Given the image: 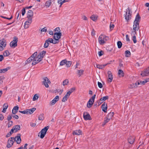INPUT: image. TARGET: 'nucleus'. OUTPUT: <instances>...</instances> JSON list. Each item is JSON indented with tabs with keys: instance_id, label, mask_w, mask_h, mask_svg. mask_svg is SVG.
Segmentation results:
<instances>
[{
	"instance_id": "f257e3e1",
	"label": "nucleus",
	"mask_w": 149,
	"mask_h": 149,
	"mask_svg": "<svg viewBox=\"0 0 149 149\" xmlns=\"http://www.w3.org/2000/svg\"><path fill=\"white\" fill-rule=\"evenodd\" d=\"M108 37L103 35H101L99 37L98 40L99 44L101 45H103L105 43V40H107V38Z\"/></svg>"
},
{
	"instance_id": "f03ea898",
	"label": "nucleus",
	"mask_w": 149,
	"mask_h": 149,
	"mask_svg": "<svg viewBox=\"0 0 149 149\" xmlns=\"http://www.w3.org/2000/svg\"><path fill=\"white\" fill-rule=\"evenodd\" d=\"M61 35V33L56 32L54 33L53 38L55 39L54 41V44L57 43L59 42V40L60 39Z\"/></svg>"
},
{
	"instance_id": "7ed1b4c3",
	"label": "nucleus",
	"mask_w": 149,
	"mask_h": 149,
	"mask_svg": "<svg viewBox=\"0 0 149 149\" xmlns=\"http://www.w3.org/2000/svg\"><path fill=\"white\" fill-rule=\"evenodd\" d=\"M33 61L32 62V64L33 65H34L38 63L41 61L42 60L41 58L39 57V55H37V52L35 56L33 58Z\"/></svg>"
},
{
	"instance_id": "20e7f679",
	"label": "nucleus",
	"mask_w": 149,
	"mask_h": 149,
	"mask_svg": "<svg viewBox=\"0 0 149 149\" xmlns=\"http://www.w3.org/2000/svg\"><path fill=\"white\" fill-rule=\"evenodd\" d=\"M36 109L35 108H33L31 109H26L24 111H19V112L24 114H32Z\"/></svg>"
},
{
	"instance_id": "39448f33",
	"label": "nucleus",
	"mask_w": 149,
	"mask_h": 149,
	"mask_svg": "<svg viewBox=\"0 0 149 149\" xmlns=\"http://www.w3.org/2000/svg\"><path fill=\"white\" fill-rule=\"evenodd\" d=\"M49 126H48L45 127L42 129L39 133L40 134V137L41 139L43 138L46 134V132L49 128Z\"/></svg>"
},
{
	"instance_id": "423d86ee",
	"label": "nucleus",
	"mask_w": 149,
	"mask_h": 149,
	"mask_svg": "<svg viewBox=\"0 0 149 149\" xmlns=\"http://www.w3.org/2000/svg\"><path fill=\"white\" fill-rule=\"evenodd\" d=\"M141 17L138 13L136 15L135 19L134 20L133 22V26H136L138 27L139 26V23L140 21Z\"/></svg>"
},
{
	"instance_id": "0eeeda50",
	"label": "nucleus",
	"mask_w": 149,
	"mask_h": 149,
	"mask_svg": "<svg viewBox=\"0 0 149 149\" xmlns=\"http://www.w3.org/2000/svg\"><path fill=\"white\" fill-rule=\"evenodd\" d=\"M96 95H94L92 96L91 99H90L87 103V107H88L90 108L91 107L94 101V99L95 98Z\"/></svg>"
},
{
	"instance_id": "6e6552de",
	"label": "nucleus",
	"mask_w": 149,
	"mask_h": 149,
	"mask_svg": "<svg viewBox=\"0 0 149 149\" xmlns=\"http://www.w3.org/2000/svg\"><path fill=\"white\" fill-rule=\"evenodd\" d=\"M49 43L55 44L54 40L52 38H49L45 40L44 45V47L45 48H47L49 46Z\"/></svg>"
},
{
	"instance_id": "1a4fd4ad",
	"label": "nucleus",
	"mask_w": 149,
	"mask_h": 149,
	"mask_svg": "<svg viewBox=\"0 0 149 149\" xmlns=\"http://www.w3.org/2000/svg\"><path fill=\"white\" fill-rule=\"evenodd\" d=\"M43 81L42 82V84L47 88L49 87L48 84H50L51 81L47 77H45L43 78Z\"/></svg>"
},
{
	"instance_id": "9d476101",
	"label": "nucleus",
	"mask_w": 149,
	"mask_h": 149,
	"mask_svg": "<svg viewBox=\"0 0 149 149\" xmlns=\"http://www.w3.org/2000/svg\"><path fill=\"white\" fill-rule=\"evenodd\" d=\"M18 41L17 38L15 36L13 40L10 43V46L12 47L15 48L17 46V43Z\"/></svg>"
},
{
	"instance_id": "9b49d317",
	"label": "nucleus",
	"mask_w": 149,
	"mask_h": 149,
	"mask_svg": "<svg viewBox=\"0 0 149 149\" xmlns=\"http://www.w3.org/2000/svg\"><path fill=\"white\" fill-rule=\"evenodd\" d=\"M127 11H127L126 12V14L125 15V19L128 21L130 19H131V14H130V10L129 7L127 8Z\"/></svg>"
},
{
	"instance_id": "f8f14e48",
	"label": "nucleus",
	"mask_w": 149,
	"mask_h": 149,
	"mask_svg": "<svg viewBox=\"0 0 149 149\" xmlns=\"http://www.w3.org/2000/svg\"><path fill=\"white\" fill-rule=\"evenodd\" d=\"M139 29V27H138L133 25V31L131 32V34L132 36H134L136 34V31H138Z\"/></svg>"
},
{
	"instance_id": "ddd939ff",
	"label": "nucleus",
	"mask_w": 149,
	"mask_h": 149,
	"mask_svg": "<svg viewBox=\"0 0 149 149\" xmlns=\"http://www.w3.org/2000/svg\"><path fill=\"white\" fill-rule=\"evenodd\" d=\"M83 117L84 120H91V118L90 114L86 112H84L83 114Z\"/></svg>"
},
{
	"instance_id": "4468645a",
	"label": "nucleus",
	"mask_w": 149,
	"mask_h": 149,
	"mask_svg": "<svg viewBox=\"0 0 149 149\" xmlns=\"http://www.w3.org/2000/svg\"><path fill=\"white\" fill-rule=\"evenodd\" d=\"M59 100V96L57 95L56 96L55 98L50 103V104L51 105H54Z\"/></svg>"
},
{
	"instance_id": "2eb2a0df",
	"label": "nucleus",
	"mask_w": 149,
	"mask_h": 149,
	"mask_svg": "<svg viewBox=\"0 0 149 149\" xmlns=\"http://www.w3.org/2000/svg\"><path fill=\"white\" fill-rule=\"evenodd\" d=\"M37 54V52H36L34 53L29 58H28L27 61L26 63H30L32 61H33V58L35 56H36Z\"/></svg>"
},
{
	"instance_id": "dca6fc26",
	"label": "nucleus",
	"mask_w": 149,
	"mask_h": 149,
	"mask_svg": "<svg viewBox=\"0 0 149 149\" xmlns=\"http://www.w3.org/2000/svg\"><path fill=\"white\" fill-rule=\"evenodd\" d=\"M6 40L4 39H2L0 40V46L2 47L3 50L6 46Z\"/></svg>"
},
{
	"instance_id": "f3484780",
	"label": "nucleus",
	"mask_w": 149,
	"mask_h": 149,
	"mask_svg": "<svg viewBox=\"0 0 149 149\" xmlns=\"http://www.w3.org/2000/svg\"><path fill=\"white\" fill-rule=\"evenodd\" d=\"M21 135L20 134H18L17 136H15V141L17 144H20L21 141V139L20 138Z\"/></svg>"
},
{
	"instance_id": "a211bd4d",
	"label": "nucleus",
	"mask_w": 149,
	"mask_h": 149,
	"mask_svg": "<svg viewBox=\"0 0 149 149\" xmlns=\"http://www.w3.org/2000/svg\"><path fill=\"white\" fill-rule=\"evenodd\" d=\"M108 74V79L110 82H111L113 79V75L111 72L110 71H108L107 72Z\"/></svg>"
},
{
	"instance_id": "6ab92c4d",
	"label": "nucleus",
	"mask_w": 149,
	"mask_h": 149,
	"mask_svg": "<svg viewBox=\"0 0 149 149\" xmlns=\"http://www.w3.org/2000/svg\"><path fill=\"white\" fill-rule=\"evenodd\" d=\"M21 127L20 125H17L13 126L12 129L13 131H14V132H16L20 130Z\"/></svg>"
},
{
	"instance_id": "aec40b11",
	"label": "nucleus",
	"mask_w": 149,
	"mask_h": 149,
	"mask_svg": "<svg viewBox=\"0 0 149 149\" xmlns=\"http://www.w3.org/2000/svg\"><path fill=\"white\" fill-rule=\"evenodd\" d=\"M101 107L102 109V111L104 112H106L107 109V104L104 102L103 104H102Z\"/></svg>"
},
{
	"instance_id": "412c9836",
	"label": "nucleus",
	"mask_w": 149,
	"mask_h": 149,
	"mask_svg": "<svg viewBox=\"0 0 149 149\" xmlns=\"http://www.w3.org/2000/svg\"><path fill=\"white\" fill-rule=\"evenodd\" d=\"M135 140V137L134 136H130L128 139V142L130 144L133 143Z\"/></svg>"
},
{
	"instance_id": "4be33fe9",
	"label": "nucleus",
	"mask_w": 149,
	"mask_h": 149,
	"mask_svg": "<svg viewBox=\"0 0 149 149\" xmlns=\"http://www.w3.org/2000/svg\"><path fill=\"white\" fill-rule=\"evenodd\" d=\"M13 143L14 142L12 140H10V139H9L8 141V143L7 145V147L8 148H10L13 145Z\"/></svg>"
},
{
	"instance_id": "5701e85b",
	"label": "nucleus",
	"mask_w": 149,
	"mask_h": 149,
	"mask_svg": "<svg viewBox=\"0 0 149 149\" xmlns=\"http://www.w3.org/2000/svg\"><path fill=\"white\" fill-rule=\"evenodd\" d=\"M18 109L19 107L18 106H16L14 107L12 110V113L14 114H16L17 112Z\"/></svg>"
},
{
	"instance_id": "b1692460",
	"label": "nucleus",
	"mask_w": 149,
	"mask_h": 149,
	"mask_svg": "<svg viewBox=\"0 0 149 149\" xmlns=\"http://www.w3.org/2000/svg\"><path fill=\"white\" fill-rule=\"evenodd\" d=\"M46 53V51H45L44 50L42 51L41 52L40 54L38 55H39V57H40L41 59L42 60V58H43Z\"/></svg>"
},
{
	"instance_id": "393cba45",
	"label": "nucleus",
	"mask_w": 149,
	"mask_h": 149,
	"mask_svg": "<svg viewBox=\"0 0 149 149\" xmlns=\"http://www.w3.org/2000/svg\"><path fill=\"white\" fill-rule=\"evenodd\" d=\"M81 131L80 130H79L78 131L76 130L74 131L73 132V134L74 135H79L81 134Z\"/></svg>"
},
{
	"instance_id": "a878e982",
	"label": "nucleus",
	"mask_w": 149,
	"mask_h": 149,
	"mask_svg": "<svg viewBox=\"0 0 149 149\" xmlns=\"http://www.w3.org/2000/svg\"><path fill=\"white\" fill-rule=\"evenodd\" d=\"M110 119V118H108L107 117H106L105 118L103 123L102 124V126H104L106 124V123L109 121Z\"/></svg>"
},
{
	"instance_id": "bb28decb",
	"label": "nucleus",
	"mask_w": 149,
	"mask_h": 149,
	"mask_svg": "<svg viewBox=\"0 0 149 149\" xmlns=\"http://www.w3.org/2000/svg\"><path fill=\"white\" fill-rule=\"evenodd\" d=\"M118 74L120 77H123L124 76V72L121 70H118Z\"/></svg>"
},
{
	"instance_id": "cd10ccee",
	"label": "nucleus",
	"mask_w": 149,
	"mask_h": 149,
	"mask_svg": "<svg viewBox=\"0 0 149 149\" xmlns=\"http://www.w3.org/2000/svg\"><path fill=\"white\" fill-rule=\"evenodd\" d=\"M10 67H8L6 68L0 69V73H5V72L7 71L8 70L10 69Z\"/></svg>"
},
{
	"instance_id": "c85d7f7f",
	"label": "nucleus",
	"mask_w": 149,
	"mask_h": 149,
	"mask_svg": "<svg viewBox=\"0 0 149 149\" xmlns=\"http://www.w3.org/2000/svg\"><path fill=\"white\" fill-rule=\"evenodd\" d=\"M52 0H48L45 3V6L47 7H49L52 3Z\"/></svg>"
},
{
	"instance_id": "c756f323",
	"label": "nucleus",
	"mask_w": 149,
	"mask_h": 149,
	"mask_svg": "<svg viewBox=\"0 0 149 149\" xmlns=\"http://www.w3.org/2000/svg\"><path fill=\"white\" fill-rule=\"evenodd\" d=\"M137 87V85L136 84V83L135 84H130L129 86V88L130 89H132L134 88H136Z\"/></svg>"
},
{
	"instance_id": "7c9ffc66",
	"label": "nucleus",
	"mask_w": 149,
	"mask_h": 149,
	"mask_svg": "<svg viewBox=\"0 0 149 149\" xmlns=\"http://www.w3.org/2000/svg\"><path fill=\"white\" fill-rule=\"evenodd\" d=\"M27 16H28L29 17H33V12L31 10H29L27 13Z\"/></svg>"
},
{
	"instance_id": "2f4dec72",
	"label": "nucleus",
	"mask_w": 149,
	"mask_h": 149,
	"mask_svg": "<svg viewBox=\"0 0 149 149\" xmlns=\"http://www.w3.org/2000/svg\"><path fill=\"white\" fill-rule=\"evenodd\" d=\"M125 57H129L131 55V53L129 51L127 50L125 52Z\"/></svg>"
},
{
	"instance_id": "473e14b6",
	"label": "nucleus",
	"mask_w": 149,
	"mask_h": 149,
	"mask_svg": "<svg viewBox=\"0 0 149 149\" xmlns=\"http://www.w3.org/2000/svg\"><path fill=\"white\" fill-rule=\"evenodd\" d=\"M90 18L94 21H96L97 20V17L95 15H93L90 17Z\"/></svg>"
},
{
	"instance_id": "72a5a7b5",
	"label": "nucleus",
	"mask_w": 149,
	"mask_h": 149,
	"mask_svg": "<svg viewBox=\"0 0 149 149\" xmlns=\"http://www.w3.org/2000/svg\"><path fill=\"white\" fill-rule=\"evenodd\" d=\"M109 97L108 96H106L101 97L100 99V101H102V102L104 101L107 100L109 99Z\"/></svg>"
},
{
	"instance_id": "f704fd0d",
	"label": "nucleus",
	"mask_w": 149,
	"mask_h": 149,
	"mask_svg": "<svg viewBox=\"0 0 149 149\" xmlns=\"http://www.w3.org/2000/svg\"><path fill=\"white\" fill-rule=\"evenodd\" d=\"M10 53L8 50L5 51L3 53V55L4 56H9Z\"/></svg>"
},
{
	"instance_id": "c9c22d12",
	"label": "nucleus",
	"mask_w": 149,
	"mask_h": 149,
	"mask_svg": "<svg viewBox=\"0 0 149 149\" xmlns=\"http://www.w3.org/2000/svg\"><path fill=\"white\" fill-rule=\"evenodd\" d=\"M14 131H13V130L11 129L9 132L6 135V137H8L11 136L12 134L14 132Z\"/></svg>"
},
{
	"instance_id": "e433bc0d",
	"label": "nucleus",
	"mask_w": 149,
	"mask_h": 149,
	"mask_svg": "<svg viewBox=\"0 0 149 149\" xmlns=\"http://www.w3.org/2000/svg\"><path fill=\"white\" fill-rule=\"evenodd\" d=\"M113 112H110L107 115V118H111V119L113 117Z\"/></svg>"
},
{
	"instance_id": "4c0bfd02",
	"label": "nucleus",
	"mask_w": 149,
	"mask_h": 149,
	"mask_svg": "<svg viewBox=\"0 0 149 149\" xmlns=\"http://www.w3.org/2000/svg\"><path fill=\"white\" fill-rule=\"evenodd\" d=\"M66 63H65V64H66V65L67 67H69L71 66V64H72L71 61H67L66 60Z\"/></svg>"
},
{
	"instance_id": "58836bf2",
	"label": "nucleus",
	"mask_w": 149,
	"mask_h": 149,
	"mask_svg": "<svg viewBox=\"0 0 149 149\" xmlns=\"http://www.w3.org/2000/svg\"><path fill=\"white\" fill-rule=\"evenodd\" d=\"M84 72V70H78V74L79 75V77L81 76L83 74Z\"/></svg>"
},
{
	"instance_id": "ea45409f",
	"label": "nucleus",
	"mask_w": 149,
	"mask_h": 149,
	"mask_svg": "<svg viewBox=\"0 0 149 149\" xmlns=\"http://www.w3.org/2000/svg\"><path fill=\"white\" fill-rule=\"evenodd\" d=\"M69 83V81L68 79L65 80L63 82V85L65 86L67 85Z\"/></svg>"
},
{
	"instance_id": "a19ab883",
	"label": "nucleus",
	"mask_w": 149,
	"mask_h": 149,
	"mask_svg": "<svg viewBox=\"0 0 149 149\" xmlns=\"http://www.w3.org/2000/svg\"><path fill=\"white\" fill-rule=\"evenodd\" d=\"M117 45L118 48H120L122 46V43L120 41H118L117 42Z\"/></svg>"
},
{
	"instance_id": "79ce46f5",
	"label": "nucleus",
	"mask_w": 149,
	"mask_h": 149,
	"mask_svg": "<svg viewBox=\"0 0 149 149\" xmlns=\"http://www.w3.org/2000/svg\"><path fill=\"white\" fill-rule=\"evenodd\" d=\"M32 17H33L31 16L29 17L28 16H27V17L28 18V20L27 21L29 22V24L31 23L32 22Z\"/></svg>"
},
{
	"instance_id": "37998d69",
	"label": "nucleus",
	"mask_w": 149,
	"mask_h": 149,
	"mask_svg": "<svg viewBox=\"0 0 149 149\" xmlns=\"http://www.w3.org/2000/svg\"><path fill=\"white\" fill-rule=\"evenodd\" d=\"M29 22L27 21L25 22L24 25V27L25 29H27L29 27Z\"/></svg>"
},
{
	"instance_id": "c03bdc74",
	"label": "nucleus",
	"mask_w": 149,
	"mask_h": 149,
	"mask_svg": "<svg viewBox=\"0 0 149 149\" xmlns=\"http://www.w3.org/2000/svg\"><path fill=\"white\" fill-rule=\"evenodd\" d=\"M68 98V97L67 96L65 95V96L63 97L62 100V101L63 102H65L67 100Z\"/></svg>"
},
{
	"instance_id": "a18cd8bd",
	"label": "nucleus",
	"mask_w": 149,
	"mask_h": 149,
	"mask_svg": "<svg viewBox=\"0 0 149 149\" xmlns=\"http://www.w3.org/2000/svg\"><path fill=\"white\" fill-rule=\"evenodd\" d=\"M38 98V96L37 94H35L33 97V100L35 101L37 100Z\"/></svg>"
},
{
	"instance_id": "49530a36",
	"label": "nucleus",
	"mask_w": 149,
	"mask_h": 149,
	"mask_svg": "<svg viewBox=\"0 0 149 149\" xmlns=\"http://www.w3.org/2000/svg\"><path fill=\"white\" fill-rule=\"evenodd\" d=\"M66 60H64L62 61L60 63V65H63L66 63Z\"/></svg>"
},
{
	"instance_id": "de8ad7c7",
	"label": "nucleus",
	"mask_w": 149,
	"mask_h": 149,
	"mask_svg": "<svg viewBox=\"0 0 149 149\" xmlns=\"http://www.w3.org/2000/svg\"><path fill=\"white\" fill-rule=\"evenodd\" d=\"M44 114H42L39 115L38 117V120H43L44 119V117H43Z\"/></svg>"
},
{
	"instance_id": "09e8293b",
	"label": "nucleus",
	"mask_w": 149,
	"mask_h": 149,
	"mask_svg": "<svg viewBox=\"0 0 149 149\" xmlns=\"http://www.w3.org/2000/svg\"><path fill=\"white\" fill-rule=\"evenodd\" d=\"M96 65L97 68L99 69H102L103 68V66L102 65L96 64Z\"/></svg>"
},
{
	"instance_id": "8fccbe9b",
	"label": "nucleus",
	"mask_w": 149,
	"mask_h": 149,
	"mask_svg": "<svg viewBox=\"0 0 149 149\" xmlns=\"http://www.w3.org/2000/svg\"><path fill=\"white\" fill-rule=\"evenodd\" d=\"M132 39L133 40V42L134 43H136L137 41L136 39V36H135L134 35V36H132Z\"/></svg>"
},
{
	"instance_id": "3c124183",
	"label": "nucleus",
	"mask_w": 149,
	"mask_h": 149,
	"mask_svg": "<svg viewBox=\"0 0 149 149\" xmlns=\"http://www.w3.org/2000/svg\"><path fill=\"white\" fill-rule=\"evenodd\" d=\"M144 71L147 75H149V67L146 69Z\"/></svg>"
},
{
	"instance_id": "603ef678",
	"label": "nucleus",
	"mask_w": 149,
	"mask_h": 149,
	"mask_svg": "<svg viewBox=\"0 0 149 149\" xmlns=\"http://www.w3.org/2000/svg\"><path fill=\"white\" fill-rule=\"evenodd\" d=\"M104 54V52L102 51H101L98 52V54L100 56Z\"/></svg>"
},
{
	"instance_id": "864d4df0",
	"label": "nucleus",
	"mask_w": 149,
	"mask_h": 149,
	"mask_svg": "<svg viewBox=\"0 0 149 149\" xmlns=\"http://www.w3.org/2000/svg\"><path fill=\"white\" fill-rule=\"evenodd\" d=\"M68 1L67 0H64L63 1H62L60 3V6H59L60 7H61V6L64 3L67 2Z\"/></svg>"
},
{
	"instance_id": "5fc2aeb1",
	"label": "nucleus",
	"mask_w": 149,
	"mask_h": 149,
	"mask_svg": "<svg viewBox=\"0 0 149 149\" xmlns=\"http://www.w3.org/2000/svg\"><path fill=\"white\" fill-rule=\"evenodd\" d=\"M13 124V121H9L8 124V127H10Z\"/></svg>"
},
{
	"instance_id": "6e6d98bb",
	"label": "nucleus",
	"mask_w": 149,
	"mask_h": 149,
	"mask_svg": "<svg viewBox=\"0 0 149 149\" xmlns=\"http://www.w3.org/2000/svg\"><path fill=\"white\" fill-rule=\"evenodd\" d=\"M40 31L41 32H46L47 31V29L46 27H45L41 29Z\"/></svg>"
},
{
	"instance_id": "4d7b16f0",
	"label": "nucleus",
	"mask_w": 149,
	"mask_h": 149,
	"mask_svg": "<svg viewBox=\"0 0 149 149\" xmlns=\"http://www.w3.org/2000/svg\"><path fill=\"white\" fill-rule=\"evenodd\" d=\"M12 117V115H9L7 117V120L8 121H10V120L11 119Z\"/></svg>"
},
{
	"instance_id": "13d9d810",
	"label": "nucleus",
	"mask_w": 149,
	"mask_h": 149,
	"mask_svg": "<svg viewBox=\"0 0 149 149\" xmlns=\"http://www.w3.org/2000/svg\"><path fill=\"white\" fill-rule=\"evenodd\" d=\"M136 84L137 85V86L140 84H142V81H138L136 82Z\"/></svg>"
},
{
	"instance_id": "bf43d9fd",
	"label": "nucleus",
	"mask_w": 149,
	"mask_h": 149,
	"mask_svg": "<svg viewBox=\"0 0 149 149\" xmlns=\"http://www.w3.org/2000/svg\"><path fill=\"white\" fill-rule=\"evenodd\" d=\"M25 8H23L22 10V16L24 15L25 13Z\"/></svg>"
},
{
	"instance_id": "052dcab7",
	"label": "nucleus",
	"mask_w": 149,
	"mask_h": 149,
	"mask_svg": "<svg viewBox=\"0 0 149 149\" xmlns=\"http://www.w3.org/2000/svg\"><path fill=\"white\" fill-rule=\"evenodd\" d=\"M75 87H73L70 89L69 91L71 92V93L75 91Z\"/></svg>"
},
{
	"instance_id": "680f3d73",
	"label": "nucleus",
	"mask_w": 149,
	"mask_h": 149,
	"mask_svg": "<svg viewBox=\"0 0 149 149\" xmlns=\"http://www.w3.org/2000/svg\"><path fill=\"white\" fill-rule=\"evenodd\" d=\"M98 87L100 88H101L102 87V84L100 83V82H98Z\"/></svg>"
},
{
	"instance_id": "e2e57ef3",
	"label": "nucleus",
	"mask_w": 149,
	"mask_h": 149,
	"mask_svg": "<svg viewBox=\"0 0 149 149\" xmlns=\"http://www.w3.org/2000/svg\"><path fill=\"white\" fill-rule=\"evenodd\" d=\"M141 75L143 76L144 77L145 76H146L147 75V74H146V73L145 72V71H144V72H142Z\"/></svg>"
},
{
	"instance_id": "0e129e2a",
	"label": "nucleus",
	"mask_w": 149,
	"mask_h": 149,
	"mask_svg": "<svg viewBox=\"0 0 149 149\" xmlns=\"http://www.w3.org/2000/svg\"><path fill=\"white\" fill-rule=\"evenodd\" d=\"M55 31H57L56 32L57 33H61L60 32L61 30L59 27H57L55 29Z\"/></svg>"
},
{
	"instance_id": "69168bd1",
	"label": "nucleus",
	"mask_w": 149,
	"mask_h": 149,
	"mask_svg": "<svg viewBox=\"0 0 149 149\" xmlns=\"http://www.w3.org/2000/svg\"><path fill=\"white\" fill-rule=\"evenodd\" d=\"M8 107V103H5L3 105V108H6V109Z\"/></svg>"
},
{
	"instance_id": "338daca9",
	"label": "nucleus",
	"mask_w": 149,
	"mask_h": 149,
	"mask_svg": "<svg viewBox=\"0 0 149 149\" xmlns=\"http://www.w3.org/2000/svg\"><path fill=\"white\" fill-rule=\"evenodd\" d=\"M126 40L127 41L129 42L130 41V39L128 35H126Z\"/></svg>"
},
{
	"instance_id": "774afa93",
	"label": "nucleus",
	"mask_w": 149,
	"mask_h": 149,
	"mask_svg": "<svg viewBox=\"0 0 149 149\" xmlns=\"http://www.w3.org/2000/svg\"><path fill=\"white\" fill-rule=\"evenodd\" d=\"M114 26V25L113 24H110V28L111 30H112Z\"/></svg>"
}]
</instances>
